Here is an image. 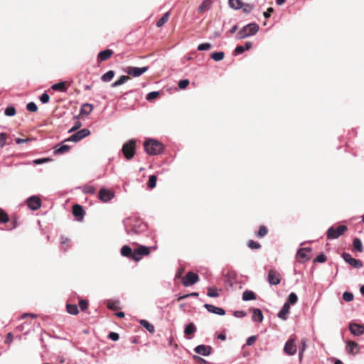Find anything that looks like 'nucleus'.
<instances>
[{
	"label": "nucleus",
	"instance_id": "obj_1",
	"mask_svg": "<svg viewBox=\"0 0 364 364\" xmlns=\"http://www.w3.org/2000/svg\"><path fill=\"white\" fill-rule=\"evenodd\" d=\"M123 223L127 235L131 237L143 233L147 228L146 224L136 216L125 218Z\"/></svg>",
	"mask_w": 364,
	"mask_h": 364
},
{
	"label": "nucleus",
	"instance_id": "obj_2",
	"mask_svg": "<svg viewBox=\"0 0 364 364\" xmlns=\"http://www.w3.org/2000/svg\"><path fill=\"white\" fill-rule=\"evenodd\" d=\"M144 147L145 151L149 155H158L164 151V145L157 140L148 139L144 141Z\"/></svg>",
	"mask_w": 364,
	"mask_h": 364
},
{
	"label": "nucleus",
	"instance_id": "obj_3",
	"mask_svg": "<svg viewBox=\"0 0 364 364\" xmlns=\"http://www.w3.org/2000/svg\"><path fill=\"white\" fill-rule=\"evenodd\" d=\"M259 29V26L256 23H250L243 26L237 33V39H245L256 34Z\"/></svg>",
	"mask_w": 364,
	"mask_h": 364
},
{
	"label": "nucleus",
	"instance_id": "obj_4",
	"mask_svg": "<svg viewBox=\"0 0 364 364\" xmlns=\"http://www.w3.org/2000/svg\"><path fill=\"white\" fill-rule=\"evenodd\" d=\"M136 140L132 139L126 142L122 149L124 157L127 160L132 159L135 154Z\"/></svg>",
	"mask_w": 364,
	"mask_h": 364
},
{
	"label": "nucleus",
	"instance_id": "obj_5",
	"mask_svg": "<svg viewBox=\"0 0 364 364\" xmlns=\"http://www.w3.org/2000/svg\"><path fill=\"white\" fill-rule=\"evenodd\" d=\"M347 230V226L343 225H339L336 228L331 226L328 229L326 232L327 239L330 240L337 239L341 235H342Z\"/></svg>",
	"mask_w": 364,
	"mask_h": 364
},
{
	"label": "nucleus",
	"instance_id": "obj_6",
	"mask_svg": "<svg viewBox=\"0 0 364 364\" xmlns=\"http://www.w3.org/2000/svg\"><path fill=\"white\" fill-rule=\"evenodd\" d=\"M114 196L115 194L113 191L107 189L105 187L101 188L98 193L99 199L103 203L109 202L112 199L114 198Z\"/></svg>",
	"mask_w": 364,
	"mask_h": 364
},
{
	"label": "nucleus",
	"instance_id": "obj_7",
	"mask_svg": "<svg viewBox=\"0 0 364 364\" xmlns=\"http://www.w3.org/2000/svg\"><path fill=\"white\" fill-rule=\"evenodd\" d=\"M90 134V131L88 129H82L71 135L69 138H68L65 140V141L77 142L81 139L85 138L86 136H89Z\"/></svg>",
	"mask_w": 364,
	"mask_h": 364
},
{
	"label": "nucleus",
	"instance_id": "obj_8",
	"mask_svg": "<svg viewBox=\"0 0 364 364\" xmlns=\"http://www.w3.org/2000/svg\"><path fill=\"white\" fill-rule=\"evenodd\" d=\"M150 247L140 245L134 250V255H133V260L139 262L141 259V256H147L150 254Z\"/></svg>",
	"mask_w": 364,
	"mask_h": 364
},
{
	"label": "nucleus",
	"instance_id": "obj_9",
	"mask_svg": "<svg viewBox=\"0 0 364 364\" xmlns=\"http://www.w3.org/2000/svg\"><path fill=\"white\" fill-rule=\"evenodd\" d=\"M342 258L344 259V261L351 265L352 267L360 269L363 267V262L359 259H356L347 252H344L342 254Z\"/></svg>",
	"mask_w": 364,
	"mask_h": 364
},
{
	"label": "nucleus",
	"instance_id": "obj_10",
	"mask_svg": "<svg viewBox=\"0 0 364 364\" xmlns=\"http://www.w3.org/2000/svg\"><path fill=\"white\" fill-rule=\"evenodd\" d=\"M198 276L193 272H188L183 279V284L185 287H190L198 281Z\"/></svg>",
	"mask_w": 364,
	"mask_h": 364
},
{
	"label": "nucleus",
	"instance_id": "obj_11",
	"mask_svg": "<svg viewBox=\"0 0 364 364\" xmlns=\"http://www.w3.org/2000/svg\"><path fill=\"white\" fill-rule=\"evenodd\" d=\"M149 69V67L144 66L141 68L138 67H128L127 69V73L134 77H137L141 76L145 72H146Z\"/></svg>",
	"mask_w": 364,
	"mask_h": 364
},
{
	"label": "nucleus",
	"instance_id": "obj_12",
	"mask_svg": "<svg viewBox=\"0 0 364 364\" xmlns=\"http://www.w3.org/2000/svg\"><path fill=\"white\" fill-rule=\"evenodd\" d=\"M296 346L294 339H289L284 347V351L289 355H294L296 353Z\"/></svg>",
	"mask_w": 364,
	"mask_h": 364
},
{
	"label": "nucleus",
	"instance_id": "obj_13",
	"mask_svg": "<svg viewBox=\"0 0 364 364\" xmlns=\"http://www.w3.org/2000/svg\"><path fill=\"white\" fill-rule=\"evenodd\" d=\"M27 205L31 210H38V208H41V199L38 196H30L27 199Z\"/></svg>",
	"mask_w": 364,
	"mask_h": 364
},
{
	"label": "nucleus",
	"instance_id": "obj_14",
	"mask_svg": "<svg viewBox=\"0 0 364 364\" xmlns=\"http://www.w3.org/2000/svg\"><path fill=\"white\" fill-rule=\"evenodd\" d=\"M267 281L271 285H277L280 283V274L274 269H270L268 272Z\"/></svg>",
	"mask_w": 364,
	"mask_h": 364
},
{
	"label": "nucleus",
	"instance_id": "obj_15",
	"mask_svg": "<svg viewBox=\"0 0 364 364\" xmlns=\"http://www.w3.org/2000/svg\"><path fill=\"white\" fill-rule=\"evenodd\" d=\"M349 330L350 333L355 336H359L364 334V326L361 324L350 323Z\"/></svg>",
	"mask_w": 364,
	"mask_h": 364
},
{
	"label": "nucleus",
	"instance_id": "obj_16",
	"mask_svg": "<svg viewBox=\"0 0 364 364\" xmlns=\"http://www.w3.org/2000/svg\"><path fill=\"white\" fill-rule=\"evenodd\" d=\"M311 249L310 247H304L299 249L296 253V257L298 259H301V262H306L310 259V255L306 252H311Z\"/></svg>",
	"mask_w": 364,
	"mask_h": 364
},
{
	"label": "nucleus",
	"instance_id": "obj_17",
	"mask_svg": "<svg viewBox=\"0 0 364 364\" xmlns=\"http://www.w3.org/2000/svg\"><path fill=\"white\" fill-rule=\"evenodd\" d=\"M194 350L198 354L208 356L211 353L212 348L205 345H199L195 348Z\"/></svg>",
	"mask_w": 364,
	"mask_h": 364
},
{
	"label": "nucleus",
	"instance_id": "obj_18",
	"mask_svg": "<svg viewBox=\"0 0 364 364\" xmlns=\"http://www.w3.org/2000/svg\"><path fill=\"white\" fill-rule=\"evenodd\" d=\"M73 214L77 218L79 221H82L85 215V211L80 205L75 204L73 206Z\"/></svg>",
	"mask_w": 364,
	"mask_h": 364
},
{
	"label": "nucleus",
	"instance_id": "obj_19",
	"mask_svg": "<svg viewBox=\"0 0 364 364\" xmlns=\"http://www.w3.org/2000/svg\"><path fill=\"white\" fill-rule=\"evenodd\" d=\"M204 307L210 313L220 316H223L225 314V311L223 308L217 307L213 304H205Z\"/></svg>",
	"mask_w": 364,
	"mask_h": 364
},
{
	"label": "nucleus",
	"instance_id": "obj_20",
	"mask_svg": "<svg viewBox=\"0 0 364 364\" xmlns=\"http://www.w3.org/2000/svg\"><path fill=\"white\" fill-rule=\"evenodd\" d=\"M113 53H114L113 50H110V49H106L102 51H100L97 55V61L102 62V61L107 60L112 55Z\"/></svg>",
	"mask_w": 364,
	"mask_h": 364
},
{
	"label": "nucleus",
	"instance_id": "obj_21",
	"mask_svg": "<svg viewBox=\"0 0 364 364\" xmlns=\"http://www.w3.org/2000/svg\"><path fill=\"white\" fill-rule=\"evenodd\" d=\"M290 305L289 302H285L279 312L278 313V317L282 320L287 319V315L289 313Z\"/></svg>",
	"mask_w": 364,
	"mask_h": 364
},
{
	"label": "nucleus",
	"instance_id": "obj_22",
	"mask_svg": "<svg viewBox=\"0 0 364 364\" xmlns=\"http://www.w3.org/2000/svg\"><path fill=\"white\" fill-rule=\"evenodd\" d=\"M346 350L349 354L355 355L359 350L358 343L354 341L348 342L346 345Z\"/></svg>",
	"mask_w": 364,
	"mask_h": 364
},
{
	"label": "nucleus",
	"instance_id": "obj_23",
	"mask_svg": "<svg viewBox=\"0 0 364 364\" xmlns=\"http://www.w3.org/2000/svg\"><path fill=\"white\" fill-rule=\"evenodd\" d=\"M121 255L123 257L131 258L133 259V255H134V251H132V248L128 245H124L120 250Z\"/></svg>",
	"mask_w": 364,
	"mask_h": 364
},
{
	"label": "nucleus",
	"instance_id": "obj_24",
	"mask_svg": "<svg viewBox=\"0 0 364 364\" xmlns=\"http://www.w3.org/2000/svg\"><path fill=\"white\" fill-rule=\"evenodd\" d=\"M264 316L262 312L259 309H253L252 319L255 322L260 323L263 321Z\"/></svg>",
	"mask_w": 364,
	"mask_h": 364
},
{
	"label": "nucleus",
	"instance_id": "obj_25",
	"mask_svg": "<svg viewBox=\"0 0 364 364\" xmlns=\"http://www.w3.org/2000/svg\"><path fill=\"white\" fill-rule=\"evenodd\" d=\"M70 147V146L68 145H57L55 146V150H54V154L55 155H58V154H63L65 153H67L69 151Z\"/></svg>",
	"mask_w": 364,
	"mask_h": 364
},
{
	"label": "nucleus",
	"instance_id": "obj_26",
	"mask_svg": "<svg viewBox=\"0 0 364 364\" xmlns=\"http://www.w3.org/2000/svg\"><path fill=\"white\" fill-rule=\"evenodd\" d=\"M51 89L55 91H59L61 92H67V87L65 85V82L63 81L59 82L58 83L53 84L51 86Z\"/></svg>",
	"mask_w": 364,
	"mask_h": 364
},
{
	"label": "nucleus",
	"instance_id": "obj_27",
	"mask_svg": "<svg viewBox=\"0 0 364 364\" xmlns=\"http://www.w3.org/2000/svg\"><path fill=\"white\" fill-rule=\"evenodd\" d=\"M229 6L234 10H239L243 6L242 0H228Z\"/></svg>",
	"mask_w": 364,
	"mask_h": 364
},
{
	"label": "nucleus",
	"instance_id": "obj_28",
	"mask_svg": "<svg viewBox=\"0 0 364 364\" xmlns=\"http://www.w3.org/2000/svg\"><path fill=\"white\" fill-rule=\"evenodd\" d=\"M93 109V107L92 105L89 103H85L82 105L80 109V114L82 115H88L91 113Z\"/></svg>",
	"mask_w": 364,
	"mask_h": 364
},
{
	"label": "nucleus",
	"instance_id": "obj_29",
	"mask_svg": "<svg viewBox=\"0 0 364 364\" xmlns=\"http://www.w3.org/2000/svg\"><path fill=\"white\" fill-rule=\"evenodd\" d=\"M139 323L141 326H143L144 328H146L149 333H154V326L151 323H150L148 321L145 319H141L139 321Z\"/></svg>",
	"mask_w": 364,
	"mask_h": 364
},
{
	"label": "nucleus",
	"instance_id": "obj_30",
	"mask_svg": "<svg viewBox=\"0 0 364 364\" xmlns=\"http://www.w3.org/2000/svg\"><path fill=\"white\" fill-rule=\"evenodd\" d=\"M353 247L355 250L362 252L363 251V247L361 240L355 237L353 241Z\"/></svg>",
	"mask_w": 364,
	"mask_h": 364
},
{
	"label": "nucleus",
	"instance_id": "obj_31",
	"mask_svg": "<svg viewBox=\"0 0 364 364\" xmlns=\"http://www.w3.org/2000/svg\"><path fill=\"white\" fill-rule=\"evenodd\" d=\"M169 16H170V11H168L166 13H165L159 20L158 21L156 22V26L160 28L164 24H165L168 18H169Z\"/></svg>",
	"mask_w": 364,
	"mask_h": 364
},
{
	"label": "nucleus",
	"instance_id": "obj_32",
	"mask_svg": "<svg viewBox=\"0 0 364 364\" xmlns=\"http://www.w3.org/2000/svg\"><path fill=\"white\" fill-rule=\"evenodd\" d=\"M256 299L255 294L253 291L246 290L242 294V299L244 301H251Z\"/></svg>",
	"mask_w": 364,
	"mask_h": 364
},
{
	"label": "nucleus",
	"instance_id": "obj_33",
	"mask_svg": "<svg viewBox=\"0 0 364 364\" xmlns=\"http://www.w3.org/2000/svg\"><path fill=\"white\" fill-rule=\"evenodd\" d=\"M196 331V327L193 323H190L186 326L184 333L186 335L193 334Z\"/></svg>",
	"mask_w": 364,
	"mask_h": 364
},
{
	"label": "nucleus",
	"instance_id": "obj_34",
	"mask_svg": "<svg viewBox=\"0 0 364 364\" xmlns=\"http://www.w3.org/2000/svg\"><path fill=\"white\" fill-rule=\"evenodd\" d=\"M210 2L209 0H205L202 2V4L198 6V11L200 13H203L208 11L210 9Z\"/></svg>",
	"mask_w": 364,
	"mask_h": 364
},
{
	"label": "nucleus",
	"instance_id": "obj_35",
	"mask_svg": "<svg viewBox=\"0 0 364 364\" xmlns=\"http://www.w3.org/2000/svg\"><path fill=\"white\" fill-rule=\"evenodd\" d=\"M225 57V53L223 51L214 52L211 54L210 58L215 61H220Z\"/></svg>",
	"mask_w": 364,
	"mask_h": 364
},
{
	"label": "nucleus",
	"instance_id": "obj_36",
	"mask_svg": "<svg viewBox=\"0 0 364 364\" xmlns=\"http://www.w3.org/2000/svg\"><path fill=\"white\" fill-rule=\"evenodd\" d=\"M114 76V72L113 70H109L102 76L101 80L103 82H109L112 80Z\"/></svg>",
	"mask_w": 364,
	"mask_h": 364
},
{
	"label": "nucleus",
	"instance_id": "obj_37",
	"mask_svg": "<svg viewBox=\"0 0 364 364\" xmlns=\"http://www.w3.org/2000/svg\"><path fill=\"white\" fill-rule=\"evenodd\" d=\"M67 311L71 315H76L78 314V308L75 304H67Z\"/></svg>",
	"mask_w": 364,
	"mask_h": 364
},
{
	"label": "nucleus",
	"instance_id": "obj_38",
	"mask_svg": "<svg viewBox=\"0 0 364 364\" xmlns=\"http://www.w3.org/2000/svg\"><path fill=\"white\" fill-rule=\"evenodd\" d=\"M255 4H244L243 3V6L241 8L242 9V11L245 13V14H250L251 13L253 9H255Z\"/></svg>",
	"mask_w": 364,
	"mask_h": 364
},
{
	"label": "nucleus",
	"instance_id": "obj_39",
	"mask_svg": "<svg viewBox=\"0 0 364 364\" xmlns=\"http://www.w3.org/2000/svg\"><path fill=\"white\" fill-rule=\"evenodd\" d=\"M156 176L155 175H151L149 176L147 186L149 188H154L156 187Z\"/></svg>",
	"mask_w": 364,
	"mask_h": 364
},
{
	"label": "nucleus",
	"instance_id": "obj_40",
	"mask_svg": "<svg viewBox=\"0 0 364 364\" xmlns=\"http://www.w3.org/2000/svg\"><path fill=\"white\" fill-rule=\"evenodd\" d=\"M298 301L297 295L294 292L290 293L288 296V299L287 302H289V304H295Z\"/></svg>",
	"mask_w": 364,
	"mask_h": 364
},
{
	"label": "nucleus",
	"instance_id": "obj_41",
	"mask_svg": "<svg viewBox=\"0 0 364 364\" xmlns=\"http://www.w3.org/2000/svg\"><path fill=\"white\" fill-rule=\"evenodd\" d=\"M5 115L8 117H12L16 114V109L13 106H9L5 109L4 111Z\"/></svg>",
	"mask_w": 364,
	"mask_h": 364
},
{
	"label": "nucleus",
	"instance_id": "obj_42",
	"mask_svg": "<svg viewBox=\"0 0 364 364\" xmlns=\"http://www.w3.org/2000/svg\"><path fill=\"white\" fill-rule=\"evenodd\" d=\"M9 218L6 212H4L2 209H0V223H6L9 221Z\"/></svg>",
	"mask_w": 364,
	"mask_h": 364
},
{
	"label": "nucleus",
	"instance_id": "obj_43",
	"mask_svg": "<svg viewBox=\"0 0 364 364\" xmlns=\"http://www.w3.org/2000/svg\"><path fill=\"white\" fill-rule=\"evenodd\" d=\"M267 232H268L267 228L265 226L262 225L259 227V230L257 233V235L259 237H262L265 236L267 234Z\"/></svg>",
	"mask_w": 364,
	"mask_h": 364
},
{
	"label": "nucleus",
	"instance_id": "obj_44",
	"mask_svg": "<svg viewBox=\"0 0 364 364\" xmlns=\"http://www.w3.org/2000/svg\"><path fill=\"white\" fill-rule=\"evenodd\" d=\"M247 246L253 250H258L261 247V245L257 242H255L254 240H249L247 242Z\"/></svg>",
	"mask_w": 364,
	"mask_h": 364
},
{
	"label": "nucleus",
	"instance_id": "obj_45",
	"mask_svg": "<svg viewBox=\"0 0 364 364\" xmlns=\"http://www.w3.org/2000/svg\"><path fill=\"white\" fill-rule=\"evenodd\" d=\"M159 95V92L158 91H152L149 92L146 95V100L148 101H151L155 98H156Z\"/></svg>",
	"mask_w": 364,
	"mask_h": 364
},
{
	"label": "nucleus",
	"instance_id": "obj_46",
	"mask_svg": "<svg viewBox=\"0 0 364 364\" xmlns=\"http://www.w3.org/2000/svg\"><path fill=\"white\" fill-rule=\"evenodd\" d=\"M212 47L211 44L209 43H204L198 45L197 49L199 51L208 50L210 49Z\"/></svg>",
	"mask_w": 364,
	"mask_h": 364
},
{
	"label": "nucleus",
	"instance_id": "obj_47",
	"mask_svg": "<svg viewBox=\"0 0 364 364\" xmlns=\"http://www.w3.org/2000/svg\"><path fill=\"white\" fill-rule=\"evenodd\" d=\"M208 289V292L207 293L208 296L215 298L219 296V294L218 293V290L216 289H213V288L209 287Z\"/></svg>",
	"mask_w": 364,
	"mask_h": 364
},
{
	"label": "nucleus",
	"instance_id": "obj_48",
	"mask_svg": "<svg viewBox=\"0 0 364 364\" xmlns=\"http://www.w3.org/2000/svg\"><path fill=\"white\" fill-rule=\"evenodd\" d=\"M6 134L4 132L0 133V148H2L6 145Z\"/></svg>",
	"mask_w": 364,
	"mask_h": 364
},
{
	"label": "nucleus",
	"instance_id": "obj_49",
	"mask_svg": "<svg viewBox=\"0 0 364 364\" xmlns=\"http://www.w3.org/2000/svg\"><path fill=\"white\" fill-rule=\"evenodd\" d=\"M26 109L30 112H36L38 107L35 102H31L27 104Z\"/></svg>",
	"mask_w": 364,
	"mask_h": 364
},
{
	"label": "nucleus",
	"instance_id": "obj_50",
	"mask_svg": "<svg viewBox=\"0 0 364 364\" xmlns=\"http://www.w3.org/2000/svg\"><path fill=\"white\" fill-rule=\"evenodd\" d=\"M343 299L346 301H351L353 299V294L351 292L345 291L343 294Z\"/></svg>",
	"mask_w": 364,
	"mask_h": 364
},
{
	"label": "nucleus",
	"instance_id": "obj_51",
	"mask_svg": "<svg viewBox=\"0 0 364 364\" xmlns=\"http://www.w3.org/2000/svg\"><path fill=\"white\" fill-rule=\"evenodd\" d=\"M189 82H190L189 80L187 79L181 80L178 82V85L180 89L183 90L189 85Z\"/></svg>",
	"mask_w": 364,
	"mask_h": 364
},
{
	"label": "nucleus",
	"instance_id": "obj_52",
	"mask_svg": "<svg viewBox=\"0 0 364 364\" xmlns=\"http://www.w3.org/2000/svg\"><path fill=\"white\" fill-rule=\"evenodd\" d=\"M118 305H119L118 301H109L107 303V307L112 310L117 309L118 308Z\"/></svg>",
	"mask_w": 364,
	"mask_h": 364
},
{
	"label": "nucleus",
	"instance_id": "obj_53",
	"mask_svg": "<svg viewBox=\"0 0 364 364\" xmlns=\"http://www.w3.org/2000/svg\"><path fill=\"white\" fill-rule=\"evenodd\" d=\"M49 100L50 97L46 92H43L40 97V100L43 104L48 103L49 102Z\"/></svg>",
	"mask_w": 364,
	"mask_h": 364
},
{
	"label": "nucleus",
	"instance_id": "obj_54",
	"mask_svg": "<svg viewBox=\"0 0 364 364\" xmlns=\"http://www.w3.org/2000/svg\"><path fill=\"white\" fill-rule=\"evenodd\" d=\"M326 261V256L324 254H320L314 259L315 262L323 263Z\"/></svg>",
	"mask_w": 364,
	"mask_h": 364
},
{
	"label": "nucleus",
	"instance_id": "obj_55",
	"mask_svg": "<svg viewBox=\"0 0 364 364\" xmlns=\"http://www.w3.org/2000/svg\"><path fill=\"white\" fill-rule=\"evenodd\" d=\"M83 191L85 193L94 194L95 193V188L92 186H87L84 187Z\"/></svg>",
	"mask_w": 364,
	"mask_h": 364
},
{
	"label": "nucleus",
	"instance_id": "obj_56",
	"mask_svg": "<svg viewBox=\"0 0 364 364\" xmlns=\"http://www.w3.org/2000/svg\"><path fill=\"white\" fill-rule=\"evenodd\" d=\"M51 159H49V158H42V159H35L33 160V164H44L46 162H48V161H50Z\"/></svg>",
	"mask_w": 364,
	"mask_h": 364
},
{
	"label": "nucleus",
	"instance_id": "obj_57",
	"mask_svg": "<svg viewBox=\"0 0 364 364\" xmlns=\"http://www.w3.org/2000/svg\"><path fill=\"white\" fill-rule=\"evenodd\" d=\"M108 338L112 341H117L119 338V335L116 332H110L108 335Z\"/></svg>",
	"mask_w": 364,
	"mask_h": 364
},
{
	"label": "nucleus",
	"instance_id": "obj_58",
	"mask_svg": "<svg viewBox=\"0 0 364 364\" xmlns=\"http://www.w3.org/2000/svg\"><path fill=\"white\" fill-rule=\"evenodd\" d=\"M79 306L82 311H85L88 307V302L86 300H80L79 301Z\"/></svg>",
	"mask_w": 364,
	"mask_h": 364
},
{
	"label": "nucleus",
	"instance_id": "obj_59",
	"mask_svg": "<svg viewBox=\"0 0 364 364\" xmlns=\"http://www.w3.org/2000/svg\"><path fill=\"white\" fill-rule=\"evenodd\" d=\"M257 336H251L249 338H247L246 341V345L247 346H252L255 343L256 341Z\"/></svg>",
	"mask_w": 364,
	"mask_h": 364
},
{
	"label": "nucleus",
	"instance_id": "obj_60",
	"mask_svg": "<svg viewBox=\"0 0 364 364\" xmlns=\"http://www.w3.org/2000/svg\"><path fill=\"white\" fill-rule=\"evenodd\" d=\"M82 124L80 121H76L73 125V127L68 131L69 133L75 132L78 129L81 127Z\"/></svg>",
	"mask_w": 364,
	"mask_h": 364
},
{
	"label": "nucleus",
	"instance_id": "obj_61",
	"mask_svg": "<svg viewBox=\"0 0 364 364\" xmlns=\"http://www.w3.org/2000/svg\"><path fill=\"white\" fill-rule=\"evenodd\" d=\"M128 80H129V77L127 75H122L118 80V83L120 85L124 84Z\"/></svg>",
	"mask_w": 364,
	"mask_h": 364
},
{
	"label": "nucleus",
	"instance_id": "obj_62",
	"mask_svg": "<svg viewBox=\"0 0 364 364\" xmlns=\"http://www.w3.org/2000/svg\"><path fill=\"white\" fill-rule=\"evenodd\" d=\"M13 341V334L11 333H7L6 338H5V343L6 344H10Z\"/></svg>",
	"mask_w": 364,
	"mask_h": 364
},
{
	"label": "nucleus",
	"instance_id": "obj_63",
	"mask_svg": "<svg viewBox=\"0 0 364 364\" xmlns=\"http://www.w3.org/2000/svg\"><path fill=\"white\" fill-rule=\"evenodd\" d=\"M273 12H274V9L272 7H269L267 9V11L263 13V16H264L265 18H268L270 17L271 14Z\"/></svg>",
	"mask_w": 364,
	"mask_h": 364
},
{
	"label": "nucleus",
	"instance_id": "obj_64",
	"mask_svg": "<svg viewBox=\"0 0 364 364\" xmlns=\"http://www.w3.org/2000/svg\"><path fill=\"white\" fill-rule=\"evenodd\" d=\"M234 316L237 318H242L246 316V313L244 311H236L234 312Z\"/></svg>",
	"mask_w": 364,
	"mask_h": 364
}]
</instances>
